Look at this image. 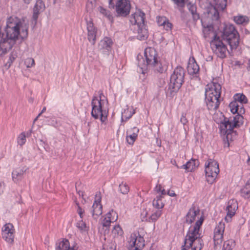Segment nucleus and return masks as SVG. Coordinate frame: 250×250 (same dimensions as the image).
<instances>
[{
    "instance_id": "obj_51",
    "label": "nucleus",
    "mask_w": 250,
    "mask_h": 250,
    "mask_svg": "<svg viewBox=\"0 0 250 250\" xmlns=\"http://www.w3.org/2000/svg\"><path fill=\"white\" fill-rule=\"evenodd\" d=\"M17 56L16 53L12 52L9 56L8 61L7 62V64H8V66H10L11 64L14 61Z\"/></svg>"
},
{
    "instance_id": "obj_21",
    "label": "nucleus",
    "mask_w": 250,
    "mask_h": 250,
    "mask_svg": "<svg viewBox=\"0 0 250 250\" xmlns=\"http://www.w3.org/2000/svg\"><path fill=\"white\" fill-rule=\"evenodd\" d=\"M200 210L193 205L189 209L186 216V222L188 224H191L195 219L196 216L199 213Z\"/></svg>"
},
{
    "instance_id": "obj_14",
    "label": "nucleus",
    "mask_w": 250,
    "mask_h": 250,
    "mask_svg": "<svg viewBox=\"0 0 250 250\" xmlns=\"http://www.w3.org/2000/svg\"><path fill=\"white\" fill-rule=\"evenodd\" d=\"M101 192H97L95 197V201L92 207V214L94 219H97L100 215L102 214L103 206L101 204Z\"/></svg>"
},
{
    "instance_id": "obj_46",
    "label": "nucleus",
    "mask_w": 250,
    "mask_h": 250,
    "mask_svg": "<svg viewBox=\"0 0 250 250\" xmlns=\"http://www.w3.org/2000/svg\"><path fill=\"white\" fill-rule=\"evenodd\" d=\"M112 233L115 235H122L123 234V231L121 228V227L119 225H116L114 226L113 230Z\"/></svg>"
},
{
    "instance_id": "obj_57",
    "label": "nucleus",
    "mask_w": 250,
    "mask_h": 250,
    "mask_svg": "<svg viewBox=\"0 0 250 250\" xmlns=\"http://www.w3.org/2000/svg\"><path fill=\"white\" fill-rule=\"evenodd\" d=\"M244 113H245V109L243 107V104L242 103L239 104V109L238 110L237 114L242 115Z\"/></svg>"
},
{
    "instance_id": "obj_10",
    "label": "nucleus",
    "mask_w": 250,
    "mask_h": 250,
    "mask_svg": "<svg viewBox=\"0 0 250 250\" xmlns=\"http://www.w3.org/2000/svg\"><path fill=\"white\" fill-rule=\"evenodd\" d=\"M131 4L129 0H118L115 5L117 16L126 17L130 11Z\"/></svg>"
},
{
    "instance_id": "obj_6",
    "label": "nucleus",
    "mask_w": 250,
    "mask_h": 250,
    "mask_svg": "<svg viewBox=\"0 0 250 250\" xmlns=\"http://www.w3.org/2000/svg\"><path fill=\"white\" fill-rule=\"evenodd\" d=\"M204 218H200L197 220L192 229L190 228L187 232L184 240V244L182 246L181 250H187L190 248L192 242L197 238L201 237V234L199 233V230L203 222Z\"/></svg>"
},
{
    "instance_id": "obj_22",
    "label": "nucleus",
    "mask_w": 250,
    "mask_h": 250,
    "mask_svg": "<svg viewBox=\"0 0 250 250\" xmlns=\"http://www.w3.org/2000/svg\"><path fill=\"white\" fill-rule=\"evenodd\" d=\"M139 129L136 127L132 128L130 130L127 131V135L126 137L127 143L130 145H133L136 140L138 133L139 132Z\"/></svg>"
},
{
    "instance_id": "obj_36",
    "label": "nucleus",
    "mask_w": 250,
    "mask_h": 250,
    "mask_svg": "<svg viewBox=\"0 0 250 250\" xmlns=\"http://www.w3.org/2000/svg\"><path fill=\"white\" fill-rule=\"evenodd\" d=\"M98 11L103 16L106 17L109 21H112L113 17L110 14V12L107 9L102 6H99L97 8Z\"/></svg>"
},
{
    "instance_id": "obj_41",
    "label": "nucleus",
    "mask_w": 250,
    "mask_h": 250,
    "mask_svg": "<svg viewBox=\"0 0 250 250\" xmlns=\"http://www.w3.org/2000/svg\"><path fill=\"white\" fill-rule=\"evenodd\" d=\"M135 111L134 109H132V110H129L128 109L127 110H125L124 115H123L122 118V121H123L124 120V118L125 119V120H127L129 119L135 113Z\"/></svg>"
},
{
    "instance_id": "obj_27",
    "label": "nucleus",
    "mask_w": 250,
    "mask_h": 250,
    "mask_svg": "<svg viewBox=\"0 0 250 250\" xmlns=\"http://www.w3.org/2000/svg\"><path fill=\"white\" fill-rule=\"evenodd\" d=\"M185 76V70L181 66L176 67L170 78H184Z\"/></svg>"
},
{
    "instance_id": "obj_9",
    "label": "nucleus",
    "mask_w": 250,
    "mask_h": 250,
    "mask_svg": "<svg viewBox=\"0 0 250 250\" xmlns=\"http://www.w3.org/2000/svg\"><path fill=\"white\" fill-rule=\"evenodd\" d=\"M214 6H211L208 12L213 20L219 18V10H224L227 6V0H213Z\"/></svg>"
},
{
    "instance_id": "obj_59",
    "label": "nucleus",
    "mask_w": 250,
    "mask_h": 250,
    "mask_svg": "<svg viewBox=\"0 0 250 250\" xmlns=\"http://www.w3.org/2000/svg\"><path fill=\"white\" fill-rule=\"evenodd\" d=\"M189 164H190V162H187L186 164L182 165L181 167V168H184L187 171V172H189V169H190L189 166H188L189 165Z\"/></svg>"
},
{
    "instance_id": "obj_47",
    "label": "nucleus",
    "mask_w": 250,
    "mask_h": 250,
    "mask_svg": "<svg viewBox=\"0 0 250 250\" xmlns=\"http://www.w3.org/2000/svg\"><path fill=\"white\" fill-rule=\"evenodd\" d=\"M188 162H190V164H189V167L190 169H189V171H192L193 169L196 167L198 165V161L195 159H191L190 161H188Z\"/></svg>"
},
{
    "instance_id": "obj_55",
    "label": "nucleus",
    "mask_w": 250,
    "mask_h": 250,
    "mask_svg": "<svg viewBox=\"0 0 250 250\" xmlns=\"http://www.w3.org/2000/svg\"><path fill=\"white\" fill-rule=\"evenodd\" d=\"M147 212L146 210H144L141 214V219L142 221H148V219L147 218Z\"/></svg>"
},
{
    "instance_id": "obj_3",
    "label": "nucleus",
    "mask_w": 250,
    "mask_h": 250,
    "mask_svg": "<svg viewBox=\"0 0 250 250\" xmlns=\"http://www.w3.org/2000/svg\"><path fill=\"white\" fill-rule=\"evenodd\" d=\"M220 32L222 39L226 41L231 49H236L239 44V34L234 25L224 24Z\"/></svg>"
},
{
    "instance_id": "obj_16",
    "label": "nucleus",
    "mask_w": 250,
    "mask_h": 250,
    "mask_svg": "<svg viewBox=\"0 0 250 250\" xmlns=\"http://www.w3.org/2000/svg\"><path fill=\"white\" fill-rule=\"evenodd\" d=\"M86 28L87 31V38L89 42L94 45L96 41L97 29L94 26L91 20H86Z\"/></svg>"
},
{
    "instance_id": "obj_7",
    "label": "nucleus",
    "mask_w": 250,
    "mask_h": 250,
    "mask_svg": "<svg viewBox=\"0 0 250 250\" xmlns=\"http://www.w3.org/2000/svg\"><path fill=\"white\" fill-rule=\"evenodd\" d=\"M205 164V174L207 182L212 184L215 181L219 172V164L215 160L209 159Z\"/></svg>"
},
{
    "instance_id": "obj_60",
    "label": "nucleus",
    "mask_w": 250,
    "mask_h": 250,
    "mask_svg": "<svg viewBox=\"0 0 250 250\" xmlns=\"http://www.w3.org/2000/svg\"><path fill=\"white\" fill-rule=\"evenodd\" d=\"M154 190L155 191H156L157 193L160 192L162 190V186L161 185L158 184L155 187Z\"/></svg>"
},
{
    "instance_id": "obj_63",
    "label": "nucleus",
    "mask_w": 250,
    "mask_h": 250,
    "mask_svg": "<svg viewBox=\"0 0 250 250\" xmlns=\"http://www.w3.org/2000/svg\"><path fill=\"white\" fill-rule=\"evenodd\" d=\"M247 69L248 71L250 72V59L249 60L247 64Z\"/></svg>"
},
{
    "instance_id": "obj_20",
    "label": "nucleus",
    "mask_w": 250,
    "mask_h": 250,
    "mask_svg": "<svg viewBox=\"0 0 250 250\" xmlns=\"http://www.w3.org/2000/svg\"><path fill=\"white\" fill-rule=\"evenodd\" d=\"M134 30L136 31V37L140 40H144L148 37V31L145 24L134 27Z\"/></svg>"
},
{
    "instance_id": "obj_5",
    "label": "nucleus",
    "mask_w": 250,
    "mask_h": 250,
    "mask_svg": "<svg viewBox=\"0 0 250 250\" xmlns=\"http://www.w3.org/2000/svg\"><path fill=\"white\" fill-rule=\"evenodd\" d=\"M99 99L96 96H94L92 99L91 116L95 119L99 118L102 123H104L107 119V112L105 110L103 109L104 100H102V91H99Z\"/></svg>"
},
{
    "instance_id": "obj_18",
    "label": "nucleus",
    "mask_w": 250,
    "mask_h": 250,
    "mask_svg": "<svg viewBox=\"0 0 250 250\" xmlns=\"http://www.w3.org/2000/svg\"><path fill=\"white\" fill-rule=\"evenodd\" d=\"M45 9V5L42 0H37L33 7L32 21L35 24L37 23L39 16Z\"/></svg>"
},
{
    "instance_id": "obj_29",
    "label": "nucleus",
    "mask_w": 250,
    "mask_h": 250,
    "mask_svg": "<svg viewBox=\"0 0 250 250\" xmlns=\"http://www.w3.org/2000/svg\"><path fill=\"white\" fill-rule=\"evenodd\" d=\"M69 242L66 239H63L62 241L56 243V250H69Z\"/></svg>"
},
{
    "instance_id": "obj_37",
    "label": "nucleus",
    "mask_w": 250,
    "mask_h": 250,
    "mask_svg": "<svg viewBox=\"0 0 250 250\" xmlns=\"http://www.w3.org/2000/svg\"><path fill=\"white\" fill-rule=\"evenodd\" d=\"M229 107L231 112L233 114H237L239 109V103L237 101H233L229 104Z\"/></svg>"
},
{
    "instance_id": "obj_49",
    "label": "nucleus",
    "mask_w": 250,
    "mask_h": 250,
    "mask_svg": "<svg viewBox=\"0 0 250 250\" xmlns=\"http://www.w3.org/2000/svg\"><path fill=\"white\" fill-rule=\"evenodd\" d=\"M24 64L27 68H30L35 65L34 60L32 58H28L25 59Z\"/></svg>"
},
{
    "instance_id": "obj_48",
    "label": "nucleus",
    "mask_w": 250,
    "mask_h": 250,
    "mask_svg": "<svg viewBox=\"0 0 250 250\" xmlns=\"http://www.w3.org/2000/svg\"><path fill=\"white\" fill-rule=\"evenodd\" d=\"M26 142V135L24 132L21 133L18 139V143L20 146H22Z\"/></svg>"
},
{
    "instance_id": "obj_33",
    "label": "nucleus",
    "mask_w": 250,
    "mask_h": 250,
    "mask_svg": "<svg viewBox=\"0 0 250 250\" xmlns=\"http://www.w3.org/2000/svg\"><path fill=\"white\" fill-rule=\"evenodd\" d=\"M113 213H114L115 214H116V212H114L113 210L107 213L106 217L103 220L102 222L103 226L104 227H105L106 229L110 227L111 222L113 221L114 219H111V215Z\"/></svg>"
},
{
    "instance_id": "obj_61",
    "label": "nucleus",
    "mask_w": 250,
    "mask_h": 250,
    "mask_svg": "<svg viewBox=\"0 0 250 250\" xmlns=\"http://www.w3.org/2000/svg\"><path fill=\"white\" fill-rule=\"evenodd\" d=\"M4 187V183L0 182V195L3 192Z\"/></svg>"
},
{
    "instance_id": "obj_39",
    "label": "nucleus",
    "mask_w": 250,
    "mask_h": 250,
    "mask_svg": "<svg viewBox=\"0 0 250 250\" xmlns=\"http://www.w3.org/2000/svg\"><path fill=\"white\" fill-rule=\"evenodd\" d=\"M162 214V211L161 210H158L154 213H152L151 215L148 218V222H155L157 219L161 216Z\"/></svg>"
},
{
    "instance_id": "obj_53",
    "label": "nucleus",
    "mask_w": 250,
    "mask_h": 250,
    "mask_svg": "<svg viewBox=\"0 0 250 250\" xmlns=\"http://www.w3.org/2000/svg\"><path fill=\"white\" fill-rule=\"evenodd\" d=\"M180 122L183 125H186L188 122V120L186 118V113H182L180 118Z\"/></svg>"
},
{
    "instance_id": "obj_52",
    "label": "nucleus",
    "mask_w": 250,
    "mask_h": 250,
    "mask_svg": "<svg viewBox=\"0 0 250 250\" xmlns=\"http://www.w3.org/2000/svg\"><path fill=\"white\" fill-rule=\"evenodd\" d=\"M157 20L158 25L159 26H163L166 23L167 19L166 17H158Z\"/></svg>"
},
{
    "instance_id": "obj_15",
    "label": "nucleus",
    "mask_w": 250,
    "mask_h": 250,
    "mask_svg": "<svg viewBox=\"0 0 250 250\" xmlns=\"http://www.w3.org/2000/svg\"><path fill=\"white\" fill-rule=\"evenodd\" d=\"M113 44L112 40L110 38L105 37L100 42L98 45L99 49L102 53L108 55L111 51Z\"/></svg>"
},
{
    "instance_id": "obj_54",
    "label": "nucleus",
    "mask_w": 250,
    "mask_h": 250,
    "mask_svg": "<svg viewBox=\"0 0 250 250\" xmlns=\"http://www.w3.org/2000/svg\"><path fill=\"white\" fill-rule=\"evenodd\" d=\"M164 26V28L166 30H170L172 29V24L171 23H170L168 20H167V21L166 22V23L163 25Z\"/></svg>"
},
{
    "instance_id": "obj_62",
    "label": "nucleus",
    "mask_w": 250,
    "mask_h": 250,
    "mask_svg": "<svg viewBox=\"0 0 250 250\" xmlns=\"http://www.w3.org/2000/svg\"><path fill=\"white\" fill-rule=\"evenodd\" d=\"M167 194L169 195L171 197H175L176 196V194L174 193L173 190H168L167 192Z\"/></svg>"
},
{
    "instance_id": "obj_44",
    "label": "nucleus",
    "mask_w": 250,
    "mask_h": 250,
    "mask_svg": "<svg viewBox=\"0 0 250 250\" xmlns=\"http://www.w3.org/2000/svg\"><path fill=\"white\" fill-rule=\"evenodd\" d=\"M151 67H154L155 71L159 73H163L165 71V69L162 66V64L158 61L157 62V64L152 65Z\"/></svg>"
},
{
    "instance_id": "obj_17",
    "label": "nucleus",
    "mask_w": 250,
    "mask_h": 250,
    "mask_svg": "<svg viewBox=\"0 0 250 250\" xmlns=\"http://www.w3.org/2000/svg\"><path fill=\"white\" fill-rule=\"evenodd\" d=\"M145 14L140 10L136 11L130 18V22L135 27L145 24Z\"/></svg>"
},
{
    "instance_id": "obj_42",
    "label": "nucleus",
    "mask_w": 250,
    "mask_h": 250,
    "mask_svg": "<svg viewBox=\"0 0 250 250\" xmlns=\"http://www.w3.org/2000/svg\"><path fill=\"white\" fill-rule=\"evenodd\" d=\"M76 227L81 232L87 230V226L85 222L83 220L78 221L76 224Z\"/></svg>"
},
{
    "instance_id": "obj_25",
    "label": "nucleus",
    "mask_w": 250,
    "mask_h": 250,
    "mask_svg": "<svg viewBox=\"0 0 250 250\" xmlns=\"http://www.w3.org/2000/svg\"><path fill=\"white\" fill-rule=\"evenodd\" d=\"M203 32L206 39L209 38L214 39V35L217 36L216 32L214 31V28L212 25H208L207 27H204Z\"/></svg>"
},
{
    "instance_id": "obj_26",
    "label": "nucleus",
    "mask_w": 250,
    "mask_h": 250,
    "mask_svg": "<svg viewBox=\"0 0 250 250\" xmlns=\"http://www.w3.org/2000/svg\"><path fill=\"white\" fill-rule=\"evenodd\" d=\"M188 8L192 16V18L194 21H197L200 19V16L197 13L196 5L194 3L189 2L188 4Z\"/></svg>"
},
{
    "instance_id": "obj_43",
    "label": "nucleus",
    "mask_w": 250,
    "mask_h": 250,
    "mask_svg": "<svg viewBox=\"0 0 250 250\" xmlns=\"http://www.w3.org/2000/svg\"><path fill=\"white\" fill-rule=\"evenodd\" d=\"M224 231V224L220 223L219 225L215 227L214 231V234H223Z\"/></svg>"
},
{
    "instance_id": "obj_8",
    "label": "nucleus",
    "mask_w": 250,
    "mask_h": 250,
    "mask_svg": "<svg viewBox=\"0 0 250 250\" xmlns=\"http://www.w3.org/2000/svg\"><path fill=\"white\" fill-rule=\"evenodd\" d=\"M210 44L212 51L217 57L221 58L226 57V53L228 50L220 37L214 35V39L210 41Z\"/></svg>"
},
{
    "instance_id": "obj_50",
    "label": "nucleus",
    "mask_w": 250,
    "mask_h": 250,
    "mask_svg": "<svg viewBox=\"0 0 250 250\" xmlns=\"http://www.w3.org/2000/svg\"><path fill=\"white\" fill-rule=\"evenodd\" d=\"M113 0H108V2L109 5H111L112 3ZM96 2V0H88V2L87 3V7H89L91 9L93 8L94 7L95 3Z\"/></svg>"
},
{
    "instance_id": "obj_4",
    "label": "nucleus",
    "mask_w": 250,
    "mask_h": 250,
    "mask_svg": "<svg viewBox=\"0 0 250 250\" xmlns=\"http://www.w3.org/2000/svg\"><path fill=\"white\" fill-rule=\"evenodd\" d=\"M144 54L145 58L142 57L139 58L138 57V65L139 67L138 71L144 74L146 72L147 67H151L157 64V62H158L156 52L153 48L146 49Z\"/></svg>"
},
{
    "instance_id": "obj_30",
    "label": "nucleus",
    "mask_w": 250,
    "mask_h": 250,
    "mask_svg": "<svg viewBox=\"0 0 250 250\" xmlns=\"http://www.w3.org/2000/svg\"><path fill=\"white\" fill-rule=\"evenodd\" d=\"M240 192L242 196L245 199L250 198V179L247 181L244 188L241 189Z\"/></svg>"
},
{
    "instance_id": "obj_38",
    "label": "nucleus",
    "mask_w": 250,
    "mask_h": 250,
    "mask_svg": "<svg viewBox=\"0 0 250 250\" xmlns=\"http://www.w3.org/2000/svg\"><path fill=\"white\" fill-rule=\"evenodd\" d=\"M119 190L123 194H126L129 191L128 186L125 183L122 182L119 186Z\"/></svg>"
},
{
    "instance_id": "obj_1",
    "label": "nucleus",
    "mask_w": 250,
    "mask_h": 250,
    "mask_svg": "<svg viewBox=\"0 0 250 250\" xmlns=\"http://www.w3.org/2000/svg\"><path fill=\"white\" fill-rule=\"evenodd\" d=\"M217 79H212L211 83L208 84V87L205 91V102L208 109L214 111L216 110L220 104V95L221 86L216 81Z\"/></svg>"
},
{
    "instance_id": "obj_19",
    "label": "nucleus",
    "mask_w": 250,
    "mask_h": 250,
    "mask_svg": "<svg viewBox=\"0 0 250 250\" xmlns=\"http://www.w3.org/2000/svg\"><path fill=\"white\" fill-rule=\"evenodd\" d=\"M27 168L26 167H17L15 168L12 173V180L15 183H18L21 181L23 177Z\"/></svg>"
},
{
    "instance_id": "obj_13",
    "label": "nucleus",
    "mask_w": 250,
    "mask_h": 250,
    "mask_svg": "<svg viewBox=\"0 0 250 250\" xmlns=\"http://www.w3.org/2000/svg\"><path fill=\"white\" fill-rule=\"evenodd\" d=\"M131 239L129 250H142L143 249L145 245V240L139 233L138 235L134 233L132 234Z\"/></svg>"
},
{
    "instance_id": "obj_32",
    "label": "nucleus",
    "mask_w": 250,
    "mask_h": 250,
    "mask_svg": "<svg viewBox=\"0 0 250 250\" xmlns=\"http://www.w3.org/2000/svg\"><path fill=\"white\" fill-rule=\"evenodd\" d=\"M223 239V234H214L213 241H214V249L217 250L220 248L221 244L222 243Z\"/></svg>"
},
{
    "instance_id": "obj_64",
    "label": "nucleus",
    "mask_w": 250,
    "mask_h": 250,
    "mask_svg": "<svg viewBox=\"0 0 250 250\" xmlns=\"http://www.w3.org/2000/svg\"><path fill=\"white\" fill-rule=\"evenodd\" d=\"M32 133V130H30L29 131L27 132L26 137H29L31 136Z\"/></svg>"
},
{
    "instance_id": "obj_58",
    "label": "nucleus",
    "mask_w": 250,
    "mask_h": 250,
    "mask_svg": "<svg viewBox=\"0 0 250 250\" xmlns=\"http://www.w3.org/2000/svg\"><path fill=\"white\" fill-rule=\"evenodd\" d=\"M77 212L79 214L80 218L82 219L83 218V213H84V210L80 206H78Z\"/></svg>"
},
{
    "instance_id": "obj_45",
    "label": "nucleus",
    "mask_w": 250,
    "mask_h": 250,
    "mask_svg": "<svg viewBox=\"0 0 250 250\" xmlns=\"http://www.w3.org/2000/svg\"><path fill=\"white\" fill-rule=\"evenodd\" d=\"M233 243L232 240H228L224 242L222 250H231L232 245Z\"/></svg>"
},
{
    "instance_id": "obj_34",
    "label": "nucleus",
    "mask_w": 250,
    "mask_h": 250,
    "mask_svg": "<svg viewBox=\"0 0 250 250\" xmlns=\"http://www.w3.org/2000/svg\"><path fill=\"white\" fill-rule=\"evenodd\" d=\"M152 204L156 208H162L164 206V204L162 201V196L161 195L157 196L156 198L153 200Z\"/></svg>"
},
{
    "instance_id": "obj_24",
    "label": "nucleus",
    "mask_w": 250,
    "mask_h": 250,
    "mask_svg": "<svg viewBox=\"0 0 250 250\" xmlns=\"http://www.w3.org/2000/svg\"><path fill=\"white\" fill-rule=\"evenodd\" d=\"M233 20L238 25H246L250 22V18L247 16L240 14L234 16Z\"/></svg>"
},
{
    "instance_id": "obj_28",
    "label": "nucleus",
    "mask_w": 250,
    "mask_h": 250,
    "mask_svg": "<svg viewBox=\"0 0 250 250\" xmlns=\"http://www.w3.org/2000/svg\"><path fill=\"white\" fill-rule=\"evenodd\" d=\"M199 66L195 62L189 63L188 66V73L190 75H195V77H198L197 74L199 71Z\"/></svg>"
},
{
    "instance_id": "obj_56",
    "label": "nucleus",
    "mask_w": 250,
    "mask_h": 250,
    "mask_svg": "<svg viewBox=\"0 0 250 250\" xmlns=\"http://www.w3.org/2000/svg\"><path fill=\"white\" fill-rule=\"evenodd\" d=\"M104 250H116V244L114 243H110L106 249L104 248Z\"/></svg>"
},
{
    "instance_id": "obj_31",
    "label": "nucleus",
    "mask_w": 250,
    "mask_h": 250,
    "mask_svg": "<svg viewBox=\"0 0 250 250\" xmlns=\"http://www.w3.org/2000/svg\"><path fill=\"white\" fill-rule=\"evenodd\" d=\"M204 246L203 240L200 238H197L192 242L190 248L192 250H201Z\"/></svg>"
},
{
    "instance_id": "obj_40",
    "label": "nucleus",
    "mask_w": 250,
    "mask_h": 250,
    "mask_svg": "<svg viewBox=\"0 0 250 250\" xmlns=\"http://www.w3.org/2000/svg\"><path fill=\"white\" fill-rule=\"evenodd\" d=\"M176 5L178 10L182 12L184 7L185 6V0H171Z\"/></svg>"
},
{
    "instance_id": "obj_35",
    "label": "nucleus",
    "mask_w": 250,
    "mask_h": 250,
    "mask_svg": "<svg viewBox=\"0 0 250 250\" xmlns=\"http://www.w3.org/2000/svg\"><path fill=\"white\" fill-rule=\"evenodd\" d=\"M234 101L242 104H246L248 102V99L246 96L243 94H236L234 96Z\"/></svg>"
},
{
    "instance_id": "obj_2",
    "label": "nucleus",
    "mask_w": 250,
    "mask_h": 250,
    "mask_svg": "<svg viewBox=\"0 0 250 250\" xmlns=\"http://www.w3.org/2000/svg\"><path fill=\"white\" fill-rule=\"evenodd\" d=\"M242 118V115L237 114L236 115L233 117L232 119L231 117H230L229 119L224 118V121L221 122L220 126V132L226 136V140H224V147H229V140L232 139V134H236V131H234L233 128L239 126V120Z\"/></svg>"
},
{
    "instance_id": "obj_11",
    "label": "nucleus",
    "mask_w": 250,
    "mask_h": 250,
    "mask_svg": "<svg viewBox=\"0 0 250 250\" xmlns=\"http://www.w3.org/2000/svg\"><path fill=\"white\" fill-rule=\"evenodd\" d=\"M14 232L15 229L13 225L11 223H7L2 228V237L7 243L13 244L14 239Z\"/></svg>"
},
{
    "instance_id": "obj_23",
    "label": "nucleus",
    "mask_w": 250,
    "mask_h": 250,
    "mask_svg": "<svg viewBox=\"0 0 250 250\" xmlns=\"http://www.w3.org/2000/svg\"><path fill=\"white\" fill-rule=\"evenodd\" d=\"M237 206L236 203L233 202V201H232V202L230 201L228 203V206L227 207V216L225 217V220L229 222L228 217L229 219L231 218V217L234 215L235 213V210L237 208Z\"/></svg>"
},
{
    "instance_id": "obj_12",
    "label": "nucleus",
    "mask_w": 250,
    "mask_h": 250,
    "mask_svg": "<svg viewBox=\"0 0 250 250\" xmlns=\"http://www.w3.org/2000/svg\"><path fill=\"white\" fill-rule=\"evenodd\" d=\"M184 79H169L167 96L173 98L181 87Z\"/></svg>"
}]
</instances>
